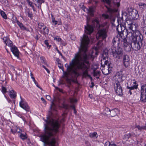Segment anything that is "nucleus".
<instances>
[{
	"label": "nucleus",
	"mask_w": 146,
	"mask_h": 146,
	"mask_svg": "<svg viewBox=\"0 0 146 146\" xmlns=\"http://www.w3.org/2000/svg\"><path fill=\"white\" fill-rule=\"evenodd\" d=\"M89 42L90 40L88 37L85 35H84L83 38H81L80 48L79 49V52L75 54L74 58L70 62V66L67 65L66 72L64 71L62 65L59 63H58V67L63 72V77L68 83H70L71 81H74L72 80L73 78H76L78 76V73L74 68L75 67L77 69L76 64L77 59H78V60L80 62L81 60L80 59L82 58L83 51Z\"/></svg>",
	"instance_id": "1"
},
{
	"label": "nucleus",
	"mask_w": 146,
	"mask_h": 146,
	"mask_svg": "<svg viewBox=\"0 0 146 146\" xmlns=\"http://www.w3.org/2000/svg\"><path fill=\"white\" fill-rule=\"evenodd\" d=\"M44 134L41 136L40 140L49 146H55L58 139L59 128L60 126L58 121L53 119L45 120Z\"/></svg>",
	"instance_id": "2"
},
{
	"label": "nucleus",
	"mask_w": 146,
	"mask_h": 146,
	"mask_svg": "<svg viewBox=\"0 0 146 146\" xmlns=\"http://www.w3.org/2000/svg\"><path fill=\"white\" fill-rule=\"evenodd\" d=\"M88 45H87L85 48L84 51H83V53L82 57L80 62L77 59L76 61L77 69L81 70L83 72L82 75L84 77H89L91 80H92V78L88 74V69H89L90 63L88 60L92 58V56L91 55H88L87 52Z\"/></svg>",
	"instance_id": "3"
},
{
	"label": "nucleus",
	"mask_w": 146,
	"mask_h": 146,
	"mask_svg": "<svg viewBox=\"0 0 146 146\" xmlns=\"http://www.w3.org/2000/svg\"><path fill=\"white\" fill-rule=\"evenodd\" d=\"M129 39L131 42L132 48L135 50H139L142 44L143 37L140 32L138 31L135 33L128 34Z\"/></svg>",
	"instance_id": "4"
},
{
	"label": "nucleus",
	"mask_w": 146,
	"mask_h": 146,
	"mask_svg": "<svg viewBox=\"0 0 146 146\" xmlns=\"http://www.w3.org/2000/svg\"><path fill=\"white\" fill-rule=\"evenodd\" d=\"M94 23H96V26L101 29L99 30L96 35V37L97 39L101 38L102 40L105 38L107 36V33L108 28V25L107 22L100 25L98 19L96 18L93 21Z\"/></svg>",
	"instance_id": "5"
},
{
	"label": "nucleus",
	"mask_w": 146,
	"mask_h": 146,
	"mask_svg": "<svg viewBox=\"0 0 146 146\" xmlns=\"http://www.w3.org/2000/svg\"><path fill=\"white\" fill-rule=\"evenodd\" d=\"M107 57H104L101 61V69L102 73L104 75H108L112 70V66L111 64L109 63L106 60Z\"/></svg>",
	"instance_id": "6"
},
{
	"label": "nucleus",
	"mask_w": 146,
	"mask_h": 146,
	"mask_svg": "<svg viewBox=\"0 0 146 146\" xmlns=\"http://www.w3.org/2000/svg\"><path fill=\"white\" fill-rule=\"evenodd\" d=\"M112 53L113 57L118 59H119L123 54V52L121 48L119 47L117 48H111Z\"/></svg>",
	"instance_id": "7"
},
{
	"label": "nucleus",
	"mask_w": 146,
	"mask_h": 146,
	"mask_svg": "<svg viewBox=\"0 0 146 146\" xmlns=\"http://www.w3.org/2000/svg\"><path fill=\"white\" fill-rule=\"evenodd\" d=\"M38 27L40 33L45 36L47 35L49 33V30L46 26L44 25L42 23H40L38 24Z\"/></svg>",
	"instance_id": "8"
},
{
	"label": "nucleus",
	"mask_w": 146,
	"mask_h": 146,
	"mask_svg": "<svg viewBox=\"0 0 146 146\" xmlns=\"http://www.w3.org/2000/svg\"><path fill=\"white\" fill-rule=\"evenodd\" d=\"M137 26V25L135 23H133L131 25H130V26L128 27V28L129 29V30L126 29H125V31L127 33V37H129L128 34L129 33L133 34V33H135V31H138L139 32H140L139 30L136 29V27Z\"/></svg>",
	"instance_id": "9"
},
{
	"label": "nucleus",
	"mask_w": 146,
	"mask_h": 146,
	"mask_svg": "<svg viewBox=\"0 0 146 146\" xmlns=\"http://www.w3.org/2000/svg\"><path fill=\"white\" fill-rule=\"evenodd\" d=\"M140 100L142 102H146V84L141 87Z\"/></svg>",
	"instance_id": "10"
},
{
	"label": "nucleus",
	"mask_w": 146,
	"mask_h": 146,
	"mask_svg": "<svg viewBox=\"0 0 146 146\" xmlns=\"http://www.w3.org/2000/svg\"><path fill=\"white\" fill-rule=\"evenodd\" d=\"M114 87L115 91L117 95H121L122 94V90L120 82H115Z\"/></svg>",
	"instance_id": "11"
},
{
	"label": "nucleus",
	"mask_w": 146,
	"mask_h": 146,
	"mask_svg": "<svg viewBox=\"0 0 146 146\" xmlns=\"http://www.w3.org/2000/svg\"><path fill=\"white\" fill-rule=\"evenodd\" d=\"M123 44L124 50L127 52H130L132 48L131 43L130 44L129 43H128L126 39H124L123 40Z\"/></svg>",
	"instance_id": "12"
},
{
	"label": "nucleus",
	"mask_w": 146,
	"mask_h": 146,
	"mask_svg": "<svg viewBox=\"0 0 146 146\" xmlns=\"http://www.w3.org/2000/svg\"><path fill=\"white\" fill-rule=\"evenodd\" d=\"M20 98L21 99V101L19 103L20 106L26 111H29V108L27 104L23 100L21 96H20Z\"/></svg>",
	"instance_id": "13"
},
{
	"label": "nucleus",
	"mask_w": 146,
	"mask_h": 146,
	"mask_svg": "<svg viewBox=\"0 0 146 146\" xmlns=\"http://www.w3.org/2000/svg\"><path fill=\"white\" fill-rule=\"evenodd\" d=\"M85 32L88 34L90 35L93 31L94 29L93 27L89 25L87 22V26H85Z\"/></svg>",
	"instance_id": "14"
},
{
	"label": "nucleus",
	"mask_w": 146,
	"mask_h": 146,
	"mask_svg": "<svg viewBox=\"0 0 146 146\" xmlns=\"http://www.w3.org/2000/svg\"><path fill=\"white\" fill-rule=\"evenodd\" d=\"M129 56L127 55H125L123 57V63L125 67H128L129 65Z\"/></svg>",
	"instance_id": "15"
},
{
	"label": "nucleus",
	"mask_w": 146,
	"mask_h": 146,
	"mask_svg": "<svg viewBox=\"0 0 146 146\" xmlns=\"http://www.w3.org/2000/svg\"><path fill=\"white\" fill-rule=\"evenodd\" d=\"M105 1L108 5V6L105 5V6L108 9V11L111 13L114 12L116 11L115 9L112 8L111 5L110 0H105Z\"/></svg>",
	"instance_id": "16"
},
{
	"label": "nucleus",
	"mask_w": 146,
	"mask_h": 146,
	"mask_svg": "<svg viewBox=\"0 0 146 146\" xmlns=\"http://www.w3.org/2000/svg\"><path fill=\"white\" fill-rule=\"evenodd\" d=\"M11 50L15 56L19 57V52L17 47L14 46L11 48Z\"/></svg>",
	"instance_id": "17"
},
{
	"label": "nucleus",
	"mask_w": 146,
	"mask_h": 146,
	"mask_svg": "<svg viewBox=\"0 0 146 146\" xmlns=\"http://www.w3.org/2000/svg\"><path fill=\"white\" fill-rule=\"evenodd\" d=\"M119 42V39L117 37H114L112 41L113 46V48H115L117 46H118Z\"/></svg>",
	"instance_id": "18"
},
{
	"label": "nucleus",
	"mask_w": 146,
	"mask_h": 146,
	"mask_svg": "<svg viewBox=\"0 0 146 146\" xmlns=\"http://www.w3.org/2000/svg\"><path fill=\"white\" fill-rule=\"evenodd\" d=\"M116 79H117V81L116 82H121L123 80L122 71H120L117 72L116 74Z\"/></svg>",
	"instance_id": "19"
},
{
	"label": "nucleus",
	"mask_w": 146,
	"mask_h": 146,
	"mask_svg": "<svg viewBox=\"0 0 146 146\" xmlns=\"http://www.w3.org/2000/svg\"><path fill=\"white\" fill-rule=\"evenodd\" d=\"M95 7L91 6L90 7L89 9H86L87 10L89 14L91 16L94 15L93 13L95 11Z\"/></svg>",
	"instance_id": "20"
},
{
	"label": "nucleus",
	"mask_w": 146,
	"mask_h": 146,
	"mask_svg": "<svg viewBox=\"0 0 146 146\" xmlns=\"http://www.w3.org/2000/svg\"><path fill=\"white\" fill-rule=\"evenodd\" d=\"M118 112V110L116 109H112L110 110V115L112 117H113L115 116Z\"/></svg>",
	"instance_id": "21"
},
{
	"label": "nucleus",
	"mask_w": 146,
	"mask_h": 146,
	"mask_svg": "<svg viewBox=\"0 0 146 146\" xmlns=\"http://www.w3.org/2000/svg\"><path fill=\"white\" fill-rule=\"evenodd\" d=\"M9 96L11 98H15L16 96V93L13 90L10 91L9 92Z\"/></svg>",
	"instance_id": "22"
},
{
	"label": "nucleus",
	"mask_w": 146,
	"mask_h": 146,
	"mask_svg": "<svg viewBox=\"0 0 146 146\" xmlns=\"http://www.w3.org/2000/svg\"><path fill=\"white\" fill-rule=\"evenodd\" d=\"M139 16L138 11L136 10H134L132 13V15L131 16L133 18L137 19L138 18Z\"/></svg>",
	"instance_id": "23"
},
{
	"label": "nucleus",
	"mask_w": 146,
	"mask_h": 146,
	"mask_svg": "<svg viewBox=\"0 0 146 146\" xmlns=\"http://www.w3.org/2000/svg\"><path fill=\"white\" fill-rule=\"evenodd\" d=\"M98 136V135L97 133L96 132L90 133L89 134V136L92 138H97Z\"/></svg>",
	"instance_id": "24"
},
{
	"label": "nucleus",
	"mask_w": 146,
	"mask_h": 146,
	"mask_svg": "<svg viewBox=\"0 0 146 146\" xmlns=\"http://www.w3.org/2000/svg\"><path fill=\"white\" fill-rule=\"evenodd\" d=\"M17 25L19 26L21 29L23 30H27L26 28L23 25L22 23L18 21H17Z\"/></svg>",
	"instance_id": "25"
},
{
	"label": "nucleus",
	"mask_w": 146,
	"mask_h": 146,
	"mask_svg": "<svg viewBox=\"0 0 146 146\" xmlns=\"http://www.w3.org/2000/svg\"><path fill=\"white\" fill-rule=\"evenodd\" d=\"M137 128L139 130L142 131L143 130H146V123H145V125L143 126H140L139 125H137L135 127Z\"/></svg>",
	"instance_id": "26"
},
{
	"label": "nucleus",
	"mask_w": 146,
	"mask_h": 146,
	"mask_svg": "<svg viewBox=\"0 0 146 146\" xmlns=\"http://www.w3.org/2000/svg\"><path fill=\"white\" fill-rule=\"evenodd\" d=\"M26 14L29 17L30 19H33V13L31 11H30L28 10L26 12Z\"/></svg>",
	"instance_id": "27"
},
{
	"label": "nucleus",
	"mask_w": 146,
	"mask_h": 146,
	"mask_svg": "<svg viewBox=\"0 0 146 146\" xmlns=\"http://www.w3.org/2000/svg\"><path fill=\"white\" fill-rule=\"evenodd\" d=\"M133 10L132 8H128L127 9V14L129 16H131L132 15V13L133 11Z\"/></svg>",
	"instance_id": "28"
},
{
	"label": "nucleus",
	"mask_w": 146,
	"mask_h": 146,
	"mask_svg": "<svg viewBox=\"0 0 146 146\" xmlns=\"http://www.w3.org/2000/svg\"><path fill=\"white\" fill-rule=\"evenodd\" d=\"M139 5L140 7V8L142 10H143L146 7V5L144 3H139Z\"/></svg>",
	"instance_id": "29"
},
{
	"label": "nucleus",
	"mask_w": 146,
	"mask_h": 146,
	"mask_svg": "<svg viewBox=\"0 0 146 146\" xmlns=\"http://www.w3.org/2000/svg\"><path fill=\"white\" fill-rule=\"evenodd\" d=\"M138 85H134L133 86L131 87L127 86V88L130 90H132L134 89H137L138 88Z\"/></svg>",
	"instance_id": "30"
},
{
	"label": "nucleus",
	"mask_w": 146,
	"mask_h": 146,
	"mask_svg": "<svg viewBox=\"0 0 146 146\" xmlns=\"http://www.w3.org/2000/svg\"><path fill=\"white\" fill-rule=\"evenodd\" d=\"M122 27L120 25V26L118 25L117 27L116 30L117 31L118 33H121L123 32Z\"/></svg>",
	"instance_id": "31"
},
{
	"label": "nucleus",
	"mask_w": 146,
	"mask_h": 146,
	"mask_svg": "<svg viewBox=\"0 0 146 146\" xmlns=\"http://www.w3.org/2000/svg\"><path fill=\"white\" fill-rule=\"evenodd\" d=\"M100 72L99 71L94 70L93 72V74L94 76H99L100 75Z\"/></svg>",
	"instance_id": "32"
},
{
	"label": "nucleus",
	"mask_w": 146,
	"mask_h": 146,
	"mask_svg": "<svg viewBox=\"0 0 146 146\" xmlns=\"http://www.w3.org/2000/svg\"><path fill=\"white\" fill-rule=\"evenodd\" d=\"M50 108L54 110H56V106L53 102H52V104L50 106Z\"/></svg>",
	"instance_id": "33"
},
{
	"label": "nucleus",
	"mask_w": 146,
	"mask_h": 146,
	"mask_svg": "<svg viewBox=\"0 0 146 146\" xmlns=\"http://www.w3.org/2000/svg\"><path fill=\"white\" fill-rule=\"evenodd\" d=\"M27 2L28 3L30 7H31L33 10L34 11H35V10L34 8V7L33 5V3L32 2L30 1L29 0H27Z\"/></svg>",
	"instance_id": "34"
},
{
	"label": "nucleus",
	"mask_w": 146,
	"mask_h": 146,
	"mask_svg": "<svg viewBox=\"0 0 146 146\" xmlns=\"http://www.w3.org/2000/svg\"><path fill=\"white\" fill-rule=\"evenodd\" d=\"M0 14L1 16L5 19H7V16L5 13L3 11H1L0 12Z\"/></svg>",
	"instance_id": "35"
},
{
	"label": "nucleus",
	"mask_w": 146,
	"mask_h": 146,
	"mask_svg": "<svg viewBox=\"0 0 146 146\" xmlns=\"http://www.w3.org/2000/svg\"><path fill=\"white\" fill-rule=\"evenodd\" d=\"M40 59L41 60V62L42 63L47 65L46 62V60L45 58L44 57L42 56L41 57H40Z\"/></svg>",
	"instance_id": "36"
},
{
	"label": "nucleus",
	"mask_w": 146,
	"mask_h": 146,
	"mask_svg": "<svg viewBox=\"0 0 146 146\" xmlns=\"http://www.w3.org/2000/svg\"><path fill=\"white\" fill-rule=\"evenodd\" d=\"M133 23L132 21L130 20H127L125 23V24L128 25V26H129Z\"/></svg>",
	"instance_id": "37"
},
{
	"label": "nucleus",
	"mask_w": 146,
	"mask_h": 146,
	"mask_svg": "<svg viewBox=\"0 0 146 146\" xmlns=\"http://www.w3.org/2000/svg\"><path fill=\"white\" fill-rule=\"evenodd\" d=\"M7 45L11 48L13 47L14 46L13 45L12 42L10 40H8V41L7 42Z\"/></svg>",
	"instance_id": "38"
},
{
	"label": "nucleus",
	"mask_w": 146,
	"mask_h": 146,
	"mask_svg": "<svg viewBox=\"0 0 146 146\" xmlns=\"http://www.w3.org/2000/svg\"><path fill=\"white\" fill-rule=\"evenodd\" d=\"M118 34L119 36L123 39V41L122 40V41L123 42V40L124 39H126L124 36H123V32H121V33H118Z\"/></svg>",
	"instance_id": "39"
},
{
	"label": "nucleus",
	"mask_w": 146,
	"mask_h": 146,
	"mask_svg": "<svg viewBox=\"0 0 146 146\" xmlns=\"http://www.w3.org/2000/svg\"><path fill=\"white\" fill-rule=\"evenodd\" d=\"M3 40L4 42L6 44V45H7V42L8 41V40H10L7 37H4L3 38Z\"/></svg>",
	"instance_id": "40"
},
{
	"label": "nucleus",
	"mask_w": 146,
	"mask_h": 146,
	"mask_svg": "<svg viewBox=\"0 0 146 146\" xmlns=\"http://www.w3.org/2000/svg\"><path fill=\"white\" fill-rule=\"evenodd\" d=\"M20 138L23 140L26 139L27 138L26 135L23 134H21L20 135Z\"/></svg>",
	"instance_id": "41"
},
{
	"label": "nucleus",
	"mask_w": 146,
	"mask_h": 146,
	"mask_svg": "<svg viewBox=\"0 0 146 146\" xmlns=\"http://www.w3.org/2000/svg\"><path fill=\"white\" fill-rule=\"evenodd\" d=\"M110 110L108 108H106L104 109L105 113L106 114L109 113L110 111Z\"/></svg>",
	"instance_id": "42"
},
{
	"label": "nucleus",
	"mask_w": 146,
	"mask_h": 146,
	"mask_svg": "<svg viewBox=\"0 0 146 146\" xmlns=\"http://www.w3.org/2000/svg\"><path fill=\"white\" fill-rule=\"evenodd\" d=\"M2 91L3 93L4 94L7 92V89L5 87L2 86Z\"/></svg>",
	"instance_id": "43"
},
{
	"label": "nucleus",
	"mask_w": 146,
	"mask_h": 146,
	"mask_svg": "<svg viewBox=\"0 0 146 146\" xmlns=\"http://www.w3.org/2000/svg\"><path fill=\"white\" fill-rule=\"evenodd\" d=\"M33 81L34 82L35 84V85H36V86L38 88H39L40 89H41V88H40V87L38 85V83L36 82V81L35 78L34 77H33Z\"/></svg>",
	"instance_id": "44"
},
{
	"label": "nucleus",
	"mask_w": 146,
	"mask_h": 146,
	"mask_svg": "<svg viewBox=\"0 0 146 146\" xmlns=\"http://www.w3.org/2000/svg\"><path fill=\"white\" fill-rule=\"evenodd\" d=\"M70 103H73L75 102H77L76 99L73 98H72L70 99Z\"/></svg>",
	"instance_id": "45"
},
{
	"label": "nucleus",
	"mask_w": 146,
	"mask_h": 146,
	"mask_svg": "<svg viewBox=\"0 0 146 146\" xmlns=\"http://www.w3.org/2000/svg\"><path fill=\"white\" fill-rule=\"evenodd\" d=\"M44 2V0H37V3H39L40 6H41V4Z\"/></svg>",
	"instance_id": "46"
},
{
	"label": "nucleus",
	"mask_w": 146,
	"mask_h": 146,
	"mask_svg": "<svg viewBox=\"0 0 146 146\" xmlns=\"http://www.w3.org/2000/svg\"><path fill=\"white\" fill-rule=\"evenodd\" d=\"M44 43L46 45L47 47H49V48H50L51 46V45H49L48 41L47 40H45L44 41Z\"/></svg>",
	"instance_id": "47"
},
{
	"label": "nucleus",
	"mask_w": 146,
	"mask_h": 146,
	"mask_svg": "<svg viewBox=\"0 0 146 146\" xmlns=\"http://www.w3.org/2000/svg\"><path fill=\"white\" fill-rule=\"evenodd\" d=\"M16 131L17 133H21L22 131L20 129H19L17 127H16Z\"/></svg>",
	"instance_id": "48"
},
{
	"label": "nucleus",
	"mask_w": 146,
	"mask_h": 146,
	"mask_svg": "<svg viewBox=\"0 0 146 146\" xmlns=\"http://www.w3.org/2000/svg\"><path fill=\"white\" fill-rule=\"evenodd\" d=\"M102 16L103 17L106 19L108 18L109 17V16L108 15L105 14H103Z\"/></svg>",
	"instance_id": "49"
},
{
	"label": "nucleus",
	"mask_w": 146,
	"mask_h": 146,
	"mask_svg": "<svg viewBox=\"0 0 146 146\" xmlns=\"http://www.w3.org/2000/svg\"><path fill=\"white\" fill-rule=\"evenodd\" d=\"M54 39L57 40V41H59L61 40V39L58 36H56L54 37Z\"/></svg>",
	"instance_id": "50"
},
{
	"label": "nucleus",
	"mask_w": 146,
	"mask_h": 146,
	"mask_svg": "<svg viewBox=\"0 0 146 146\" xmlns=\"http://www.w3.org/2000/svg\"><path fill=\"white\" fill-rule=\"evenodd\" d=\"M42 66L44 69H45L47 71V72L49 74L50 73V71H49V70L45 66H44V65H42Z\"/></svg>",
	"instance_id": "51"
},
{
	"label": "nucleus",
	"mask_w": 146,
	"mask_h": 146,
	"mask_svg": "<svg viewBox=\"0 0 146 146\" xmlns=\"http://www.w3.org/2000/svg\"><path fill=\"white\" fill-rule=\"evenodd\" d=\"M110 142L109 141H107L106 142L105 144V146H110Z\"/></svg>",
	"instance_id": "52"
},
{
	"label": "nucleus",
	"mask_w": 146,
	"mask_h": 146,
	"mask_svg": "<svg viewBox=\"0 0 146 146\" xmlns=\"http://www.w3.org/2000/svg\"><path fill=\"white\" fill-rule=\"evenodd\" d=\"M131 136V134L130 133H129L127 134H126L125 135V137L126 138L128 139Z\"/></svg>",
	"instance_id": "53"
},
{
	"label": "nucleus",
	"mask_w": 146,
	"mask_h": 146,
	"mask_svg": "<svg viewBox=\"0 0 146 146\" xmlns=\"http://www.w3.org/2000/svg\"><path fill=\"white\" fill-rule=\"evenodd\" d=\"M85 143L87 146H90V144L89 142L88 141H86Z\"/></svg>",
	"instance_id": "54"
},
{
	"label": "nucleus",
	"mask_w": 146,
	"mask_h": 146,
	"mask_svg": "<svg viewBox=\"0 0 146 146\" xmlns=\"http://www.w3.org/2000/svg\"><path fill=\"white\" fill-rule=\"evenodd\" d=\"M114 3L115 4V5H116L117 7H118L119 6L120 4L119 2H117L116 3L115 1H114Z\"/></svg>",
	"instance_id": "55"
},
{
	"label": "nucleus",
	"mask_w": 146,
	"mask_h": 146,
	"mask_svg": "<svg viewBox=\"0 0 146 146\" xmlns=\"http://www.w3.org/2000/svg\"><path fill=\"white\" fill-rule=\"evenodd\" d=\"M110 146H117V145L113 142H110Z\"/></svg>",
	"instance_id": "56"
},
{
	"label": "nucleus",
	"mask_w": 146,
	"mask_h": 146,
	"mask_svg": "<svg viewBox=\"0 0 146 146\" xmlns=\"http://www.w3.org/2000/svg\"><path fill=\"white\" fill-rule=\"evenodd\" d=\"M46 98L48 100H50L51 99L49 95H47L46 96Z\"/></svg>",
	"instance_id": "57"
},
{
	"label": "nucleus",
	"mask_w": 146,
	"mask_h": 146,
	"mask_svg": "<svg viewBox=\"0 0 146 146\" xmlns=\"http://www.w3.org/2000/svg\"><path fill=\"white\" fill-rule=\"evenodd\" d=\"M6 0H0V1L2 4H4L6 3Z\"/></svg>",
	"instance_id": "58"
},
{
	"label": "nucleus",
	"mask_w": 146,
	"mask_h": 146,
	"mask_svg": "<svg viewBox=\"0 0 146 146\" xmlns=\"http://www.w3.org/2000/svg\"><path fill=\"white\" fill-rule=\"evenodd\" d=\"M55 88L57 90H58L59 92H62V89H60L57 87H55Z\"/></svg>",
	"instance_id": "59"
},
{
	"label": "nucleus",
	"mask_w": 146,
	"mask_h": 146,
	"mask_svg": "<svg viewBox=\"0 0 146 146\" xmlns=\"http://www.w3.org/2000/svg\"><path fill=\"white\" fill-rule=\"evenodd\" d=\"M11 131L12 132L13 134H14L15 133L16 131V130L15 131L13 129H11Z\"/></svg>",
	"instance_id": "60"
},
{
	"label": "nucleus",
	"mask_w": 146,
	"mask_h": 146,
	"mask_svg": "<svg viewBox=\"0 0 146 146\" xmlns=\"http://www.w3.org/2000/svg\"><path fill=\"white\" fill-rule=\"evenodd\" d=\"M53 23H54V25H56L57 24L58 21H54L53 22H52Z\"/></svg>",
	"instance_id": "61"
},
{
	"label": "nucleus",
	"mask_w": 146,
	"mask_h": 146,
	"mask_svg": "<svg viewBox=\"0 0 146 146\" xmlns=\"http://www.w3.org/2000/svg\"><path fill=\"white\" fill-rule=\"evenodd\" d=\"M89 97L91 98L92 99L93 98V95L92 94H89Z\"/></svg>",
	"instance_id": "62"
},
{
	"label": "nucleus",
	"mask_w": 146,
	"mask_h": 146,
	"mask_svg": "<svg viewBox=\"0 0 146 146\" xmlns=\"http://www.w3.org/2000/svg\"><path fill=\"white\" fill-rule=\"evenodd\" d=\"M35 38L37 40L38 39V36L37 35H36V36H35Z\"/></svg>",
	"instance_id": "63"
},
{
	"label": "nucleus",
	"mask_w": 146,
	"mask_h": 146,
	"mask_svg": "<svg viewBox=\"0 0 146 146\" xmlns=\"http://www.w3.org/2000/svg\"><path fill=\"white\" fill-rule=\"evenodd\" d=\"M71 107L72 108L73 110L74 109H75V106H74V105H72L71 106Z\"/></svg>",
	"instance_id": "64"
}]
</instances>
